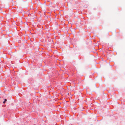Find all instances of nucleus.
Masks as SVG:
<instances>
[{"label": "nucleus", "mask_w": 125, "mask_h": 125, "mask_svg": "<svg viewBox=\"0 0 125 125\" xmlns=\"http://www.w3.org/2000/svg\"><path fill=\"white\" fill-rule=\"evenodd\" d=\"M4 101H5V102L6 101H7V99H5V100H4Z\"/></svg>", "instance_id": "f257e3e1"}, {"label": "nucleus", "mask_w": 125, "mask_h": 125, "mask_svg": "<svg viewBox=\"0 0 125 125\" xmlns=\"http://www.w3.org/2000/svg\"><path fill=\"white\" fill-rule=\"evenodd\" d=\"M3 104H4L5 103V102L4 101L3 102Z\"/></svg>", "instance_id": "f03ea898"}]
</instances>
